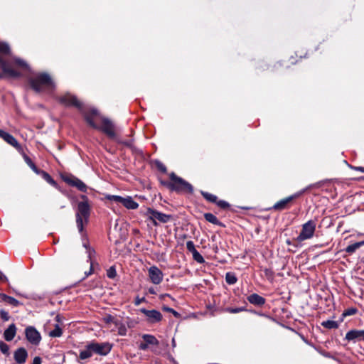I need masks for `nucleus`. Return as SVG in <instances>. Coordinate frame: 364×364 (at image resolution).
I'll list each match as a JSON object with an SVG mask.
<instances>
[{
    "mask_svg": "<svg viewBox=\"0 0 364 364\" xmlns=\"http://www.w3.org/2000/svg\"><path fill=\"white\" fill-rule=\"evenodd\" d=\"M84 119L87 124L93 129L98 128V124L95 122V118L99 115V112L95 108H92L87 112H82Z\"/></svg>",
    "mask_w": 364,
    "mask_h": 364,
    "instance_id": "nucleus-16",
    "label": "nucleus"
},
{
    "mask_svg": "<svg viewBox=\"0 0 364 364\" xmlns=\"http://www.w3.org/2000/svg\"><path fill=\"white\" fill-rule=\"evenodd\" d=\"M349 167L351 169H353V170H355V171L364 173V167H363V166H352V165H349Z\"/></svg>",
    "mask_w": 364,
    "mask_h": 364,
    "instance_id": "nucleus-54",
    "label": "nucleus"
},
{
    "mask_svg": "<svg viewBox=\"0 0 364 364\" xmlns=\"http://www.w3.org/2000/svg\"><path fill=\"white\" fill-rule=\"evenodd\" d=\"M215 204L223 210H227L230 207V205L227 201L223 200H218Z\"/></svg>",
    "mask_w": 364,
    "mask_h": 364,
    "instance_id": "nucleus-43",
    "label": "nucleus"
},
{
    "mask_svg": "<svg viewBox=\"0 0 364 364\" xmlns=\"http://www.w3.org/2000/svg\"><path fill=\"white\" fill-rule=\"evenodd\" d=\"M264 277L270 282H272L274 278V272L270 268H264L263 269Z\"/></svg>",
    "mask_w": 364,
    "mask_h": 364,
    "instance_id": "nucleus-37",
    "label": "nucleus"
},
{
    "mask_svg": "<svg viewBox=\"0 0 364 364\" xmlns=\"http://www.w3.org/2000/svg\"><path fill=\"white\" fill-rule=\"evenodd\" d=\"M154 164L159 171L161 172L162 173H167L166 166L161 161L156 159L154 160Z\"/></svg>",
    "mask_w": 364,
    "mask_h": 364,
    "instance_id": "nucleus-36",
    "label": "nucleus"
},
{
    "mask_svg": "<svg viewBox=\"0 0 364 364\" xmlns=\"http://www.w3.org/2000/svg\"><path fill=\"white\" fill-rule=\"evenodd\" d=\"M25 335L28 341L33 345H38L41 340L40 333L33 326H28L25 329Z\"/></svg>",
    "mask_w": 364,
    "mask_h": 364,
    "instance_id": "nucleus-14",
    "label": "nucleus"
},
{
    "mask_svg": "<svg viewBox=\"0 0 364 364\" xmlns=\"http://www.w3.org/2000/svg\"><path fill=\"white\" fill-rule=\"evenodd\" d=\"M62 180L71 187L76 188L82 193H87V186L77 177L71 173H65L61 176Z\"/></svg>",
    "mask_w": 364,
    "mask_h": 364,
    "instance_id": "nucleus-9",
    "label": "nucleus"
},
{
    "mask_svg": "<svg viewBox=\"0 0 364 364\" xmlns=\"http://www.w3.org/2000/svg\"><path fill=\"white\" fill-rule=\"evenodd\" d=\"M363 245H364V240L358 242H355L353 244H351V245L347 246V247L345 249V251L347 253L351 255L353 252H355L358 248H360V247H362Z\"/></svg>",
    "mask_w": 364,
    "mask_h": 364,
    "instance_id": "nucleus-28",
    "label": "nucleus"
},
{
    "mask_svg": "<svg viewBox=\"0 0 364 364\" xmlns=\"http://www.w3.org/2000/svg\"><path fill=\"white\" fill-rule=\"evenodd\" d=\"M140 311L147 317V321L150 323H159L163 318L161 312L155 309L147 310L142 308L140 309Z\"/></svg>",
    "mask_w": 364,
    "mask_h": 364,
    "instance_id": "nucleus-15",
    "label": "nucleus"
},
{
    "mask_svg": "<svg viewBox=\"0 0 364 364\" xmlns=\"http://www.w3.org/2000/svg\"><path fill=\"white\" fill-rule=\"evenodd\" d=\"M0 68L3 73L8 75L10 78L16 79L21 77V73L11 68L9 61L4 60L1 57H0Z\"/></svg>",
    "mask_w": 364,
    "mask_h": 364,
    "instance_id": "nucleus-13",
    "label": "nucleus"
},
{
    "mask_svg": "<svg viewBox=\"0 0 364 364\" xmlns=\"http://www.w3.org/2000/svg\"><path fill=\"white\" fill-rule=\"evenodd\" d=\"M169 181H160L161 184L170 191L178 193L192 194L193 193V186L183 178L178 176L174 172L169 174Z\"/></svg>",
    "mask_w": 364,
    "mask_h": 364,
    "instance_id": "nucleus-3",
    "label": "nucleus"
},
{
    "mask_svg": "<svg viewBox=\"0 0 364 364\" xmlns=\"http://www.w3.org/2000/svg\"><path fill=\"white\" fill-rule=\"evenodd\" d=\"M145 301H146V299L144 297L140 298L139 296H136L134 300V304L136 306H139V304H141L142 302H144Z\"/></svg>",
    "mask_w": 364,
    "mask_h": 364,
    "instance_id": "nucleus-53",
    "label": "nucleus"
},
{
    "mask_svg": "<svg viewBox=\"0 0 364 364\" xmlns=\"http://www.w3.org/2000/svg\"><path fill=\"white\" fill-rule=\"evenodd\" d=\"M63 334V330L58 324H55L54 329L50 331L48 333L49 336L52 338L60 337Z\"/></svg>",
    "mask_w": 364,
    "mask_h": 364,
    "instance_id": "nucleus-34",
    "label": "nucleus"
},
{
    "mask_svg": "<svg viewBox=\"0 0 364 364\" xmlns=\"http://www.w3.org/2000/svg\"><path fill=\"white\" fill-rule=\"evenodd\" d=\"M151 282L154 284H159L163 280V272L156 266H151L148 269Z\"/></svg>",
    "mask_w": 364,
    "mask_h": 364,
    "instance_id": "nucleus-17",
    "label": "nucleus"
},
{
    "mask_svg": "<svg viewBox=\"0 0 364 364\" xmlns=\"http://www.w3.org/2000/svg\"><path fill=\"white\" fill-rule=\"evenodd\" d=\"M87 253L88 255V259L90 260V262L91 263V261H93L92 257L95 256V255L96 253L95 250L92 247H89L87 251Z\"/></svg>",
    "mask_w": 364,
    "mask_h": 364,
    "instance_id": "nucleus-49",
    "label": "nucleus"
},
{
    "mask_svg": "<svg viewBox=\"0 0 364 364\" xmlns=\"http://www.w3.org/2000/svg\"><path fill=\"white\" fill-rule=\"evenodd\" d=\"M0 317L4 321H8L10 319L9 313L4 309L0 311Z\"/></svg>",
    "mask_w": 364,
    "mask_h": 364,
    "instance_id": "nucleus-47",
    "label": "nucleus"
},
{
    "mask_svg": "<svg viewBox=\"0 0 364 364\" xmlns=\"http://www.w3.org/2000/svg\"><path fill=\"white\" fill-rule=\"evenodd\" d=\"M24 159L27 165L36 173H37L40 170L36 164L33 162V161L27 156H24Z\"/></svg>",
    "mask_w": 364,
    "mask_h": 364,
    "instance_id": "nucleus-39",
    "label": "nucleus"
},
{
    "mask_svg": "<svg viewBox=\"0 0 364 364\" xmlns=\"http://www.w3.org/2000/svg\"><path fill=\"white\" fill-rule=\"evenodd\" d=\"M28 356V351L23 347L18 348L14 352V359L17 364H25Z\"/></svg>",
    "mask_w": 364,
    "mask_h": 364,
    "instance_id": "nucleus-18",
    "label": "nucleus"
},
{
    "mask_svg": "<svg viewBox=\"0 0 364 364\" xmlns=\"http://www.w3.org/2000/svg\"><path fill=\"white\" fill-rule=\"evenodd\" d=\"M0 297L2 299V301L14 306H18L19 305L22 304L19 301H18L15 298L8 296L5 294H0Z\"/></svg>",
    "mask_w": 364,
    "mask_h": 364,
    "instance_id": "nucleus-26",
    "label": "nucleus"
},
{
    "mask_svg": "<svg viewBox=\"0 0 364 364\" xmlns=\"http://www.w3.org/2000/svg\"><path fill=\"white\" fill-rule=\"evenodd\" d=\"M89 348L92 353L105 356L109 354L112 348V344L109 342L97 343L92 341L89 343Z\"/></svg>",
    "mask_w": 364,
    "mask_h": 364,
    "instance_id": "nucleus-10",
    "label": "nucleus"
},
{
    "mask_svg": "<svg viewBox=\"0 0 364 364\" xmlns=\"http://www.w3.org/2000/svg\"><path fill=\"white\" fill-rule=\"evenodd\" d=\"M247 300L251 304H253L256 306H262L266 302V299L264 297H262V296H260L256 293H253V294L249 295L247 297Z\"/></svg>",
    "mask_w": 364,
    "mask_h": 364,
    "instance_id": "nucleus-20",
    "label": "nucleus"
},
{
    "mask_svg": "<svg viewBox=\"0 0 364 364\" xmlns=\"http://www.w3.org/2000/svg\"><path fill=\"white\" fill-rule=\"evenodd\" d=\"M11 53V49L9 46L4 42L0 43V53L4 55H9Z\"/></svg>",
    "mask_w": 364,
    "mask_h": 364,
    "instance_id": "nucleus-38",
    "label": "nucleus"
},
{
    "mask_svg": "<svg viewBox=\"0 0 364 364\" xmlns=\"http://www.w3.org/2000/svg\"><path fill=\"white\" fill-rule=\"evenodd\" d=\"M107 276L109 279H114L117 276L116 269L114 266H112L107 271Z\"/></svg>",
    "mask_w": 364,
    "mask_h": 364,
    "instance_id": "nucleus-44",
    "label": "nucleus"
},
{
    "mask_svg": "<svg viewBox=\"0 0 364 364\" xmlns=\"http://www.w3.org/2000/svg\"><path fill=\"white\" fill-rule=\"evenodd\" d=\"M55 318L57 319V321H59V316H56Z\"/></svg>",
    "mask_w": 364,
    "mask_h": 364,
    "instance_id": "nucleus-64",
    "label": "nucleus"
},
{
    "mask_svg": "<svg viewBox=\"0 0 364 364\" xmlns=\"http://www.w3.org/2000/svg\"><path fill=\"white\" fill-rule=\"evenodd\" d=\"M114 316H112V315L109 314L107 316H106L105 318H104V321L106 323H113L114 322Z\"/></svg>",
    "mask_w": 364,
    "mask_h": 364,
    "instance_id": "nucleus-52",
    "label": "nucleus"
},
{
    "mask_svg": "<svg viewBox=\"0 0 364 364\" xmlns=\"http://www.w3.org/2000/svg\"><path fill=\"white\" fill-rule=\"evenodd\" d=\"M106 198L110 201L122 204L126 208L129 210H135L139 207V203L134 201L131 196L123 198L120 196L108 195Z\"/></svg>",
    "mask_w": 364,
    "mask_h": 364,
    "instance_id": "nucleus-11",
    "label": "nucleus"
},
{
    "mask_svg": "<svg viewBox=\"0 0 364 364\" xmlns=\"http://www.w3.org/2000/svg\"><path fill=\"white\" fill-rule=\"evenodd\" d=\"M147 215L149 219L152 220L154 225H158L156 220L162 223H166L173 219L172 215H167L151 208H147Z\"/></svg>",
    "mask_w": 364,
    "mask_h": 364,
    "instance_id": "nucleus-12",
    "label": "nucleus"
},
{
    "mask_svg": "<svg viewBox=\"0 0 364 364\" xmlns=\"http://www.w3.org/2000/svg\"><path fill=\"white\" fill-rule=\"evenodd\" d=\"M80 198L82 201H80L77 205L75 222L79 232L82 234L84 227L89 223L92 208L87 196L81 195Z\"/></svg>",
    "mask_w": 364,
    "mask_h": 364,
    "instance_id": "nucleus-1",
    "label": "nucleus"
},
{
    "mask_svg": "<svg viewBox=\"0 0 364 364\" xmlns=\"http://www.w3.org/2000/svg\"><path fill=\"white\" fill-rule=\"evenodd\" d=\"M0 137L2 138L5 141L11 145L12 146L16 148L19 146L18 141L16 138L10 134L9 133L2 130L0 129Z\"/></svg>",
    "mask_w": 364,
    "mask_h": 364,
    "instance_id": "nucleus-21",
    "label": "nucleus"
},
{
    "mask_svg": "<svg viewBox=\"0 0 364 364\" xmlns=\"http://www.w3.org/2000/svg\"><path fill=\"white\" fill-rule=\"evenodd\" d=\"M321 353V355H323V356H324V357H326V358H331V359H333L334 360H336V361H338V362H340V360H339L338 358H336V357H335V356L332 355L331 354V353H329V352H327V351H322Z\"/></svg>",
    "mask_w": 364,
    "mask_h": 364,
    "instance_id": "nucleus-50",
    "label": "nucleus"
},
{
    "mask_svg": "<svg viewBox=\"0 0 364 364\" xmlns=\"http://www.w3.org/2000/svg\"><path fill=\"white\" fill-rule=\"evenodd\" d=\"M92 355V350L89 348V343L86 346V349L81 350L79 354V358L81 360H85L90 358Z\"/></svg>",
    "mask_w": 364,
    "mask_h": 364,
    "instance_id": "nucleus-35",
    "label": "nucleus"
},
{
    "mask_svg": "<svg viewBox=\"0 0 364 364\" xmlns=\"http://www.w3.org/2000/svg\"><path fill=\"white\" fill-rule=\"evenodd\" d=\"M358 310L355 307H351V308H348V309L344 310L341 314V318L340 321L342 322L343 321V318H345L346 316H353V315L356 314L358 313Z\"/></svg>",
    "mask_w": 364,
    "mask_h": 364,
    "instance_id": "nucleus-33",
    "label": "nucleus"
},
{
    "mask_svg": "<svg viewBox=\"0 0 364 364\" xmlns=\"http://www.w3.org/2000/svg\"><path fill=\"white\" fill-rule=\"evenodd\" d=\"M94 272V261H91L90 268L88 272H85V277L83 279L87 278L90 275H91Z\"/></svg>",
    "mask_w": 364,
    "mask_h": 364,
    "instance_id": "nucleus-51",
    "label": "nucleus"
},
{
    "mask_svg": "<svg viewBox=\"0 0 364 364\" xmlns=\"http://www.w3.org/2000/svg\"><path fill=\"white\" fill-rule=\"evenodd\" d=\"M164 296H169L170 297L171 296L168 294H165L161 295V297H164Z\"/></svg>",
    "mask_w": 364,
    "mask_h": 364,
    "instance_id": "nucleus-63",
    "label": "nucleus"
},
{
    "mask_svg": "<svg viewBox=\"0 0 364 364\" xmlns=\"http://www.w3.org/2000/svg\"><path fill=\"white\" fill-rule=\"evenodd\" d=\"M321 326L327 329H336L339 326L337 321L331 320L323 321Z\"/></svg>",
    "mask_w": 364,
    "mask_h": 364,
    "instance_id": "nucleus-31",
    "label": "nucleus"
},
{
    "mask_svg": "<svg viewBox=\"0 0 364 364\" xmlns=\"http://www.w3.org/2000/svg\"><path fill=\"white\" fill-rule=\"evenodd\" d=\"M0 350L6 355H9V346L4 341H0Z\"/></svg>",
    "mask_w": 364,
    "mask_h": 364,
    "instance_id": "nucleus-42",
    "label": "nucleus"
},
{
    "mask_svg": "<svg viewBox=\"0 0 364 364\" xmlns=\"http://www.w3.org/2000/svg\"><path fill=\"white\" fill-rule=\"evenodd\" d=\"M4 77H7V78H10L9 76L6 74H4L3 72L1 73H0V80L4 78Z\"/></svg>",
    "mask_w": 364,
    "mask_h": 364,
    "instance_id": "nucleus-59",
    "label": "nucleus"
},
{
    "mask_svg": "<svg viewBox=\"0 0 364 364\" xmlns=\"http://www.w3.org/2000/svg\"><path fill=\"white\" fill-rule=\"evenodd\" d=\"M6 281H7L6 277L1 272H0V282Z\"/></svg>",
    "mask_w": 364,
    "mask_h": 364,
    "instance_id": "nucleus-58",
    "label": "nucleus"
},
{
    "mask_svg": "<svg viewBox=\"0 0 364 364\" xmlns=\"http://www.w3.org/2000/svg\"><path fill=\"white\" fill-rule=\"evenodd\" d=\"M203 216L206 221H208L213 225H218L222 228L225 227V224L223 223L222 222H220L217 218V217L211 213H204Z\"/></svg>",
    "mask_w": 364,
    "mask_h": 364,
    "instance_id": "nucleus-23",
    "label": "nucleus"
},
{
    "mask_svg": "<svg viewBox=\"0 0 364 364\" xmlns=\"http://www.w3.org/2000/svg\"><path fill=\"white\" fill-rule=\"evenodd\" d=\"M200 193L206 200L213 203H216L218 202V198L215 195L203 191H200Z\"/></svg>",
    "mask_w": 364,
    "mask_h": 364,
    "instance_id": "nucleus-32",
    "label": "nucleus"
},
{
    "mask_svg": "<svg viewBox=\"0 0 364 364\" xmlns=\"http://www.w3.org/2000/svg\"><path fill=\"white\" fill-rule=\"evenodd\" d=\"M102 124L98 125L96 129L100 130L105 134L109 139H114L117 144H122L130 149L133 152L137 151V149L134 145V139L122 140L119 138L114 132V125L108 118L102 117L101 118Z\"/></svg>",
    "mask_w": 364,
    "mask_h": 364,
    "instance_id": "nucleus-4",
    "label": "nucleus"
},
{
    "mask_svg": "<svg viewBox=\"0 0 364 364\" xmlns=\"http://www.w3.org/2000/svg\"><path fill=\"white\" fill-rule=\"evenodd\" d=\"M83 247L87 250L90 247L89 245V243L88 242H85L83 243Z\"/></svg>",
    "mask_w": 364,
    "mask_h": 364,
    "instance_id": "nucleus-60",
    "label": "nucleus"
},
{
    "mask_svg": "<svg viewBox=\"0 0 364 364\" xmlns=\"http://www.w3.org/2000/svg\"><path fill=\"white\" fill-rule=\"evenodd\" d=\"M162 310L166 312L171 313L176 318H178L180 316V314L171 307L164 306L162 307Z\"/></svg>",
    "mask_w": 364,
    "mask_h": 364,
    "instance_id": "nucleus-45",
    "label": "nucleus"
},
{
    "mask_svg": "<svg viewBox=\"0 0 364 364\" xmlns=\"http://www.w3.org/2000/svg\"><path fill=\"white\" fill-rule=\"evenodd\" d=\"M225 282L229 285H233L237 283V277H236L235 273L232 272H228L225 274Z\"/></svg>",
    "mask_w": 364,
    "mask_h": 364,
    "instance_id": "nucleus-30",
    "label": "nucleus"
},
{
    "mask_svg": "<svg viewBox=\"0 0 364 364\" xmlns=\"http://www.w3.org/2000/svg\"><path fill=\"white\" fill-rule=\"evenodd\" d=\"M358 181H364V176H361L358 178Z\"/></svg>",
    "mask_w": 364,
    "mask_h": 364,
    "instance_id": "nucleus-62",
    "label": "nucleus"
},
{
    "mask_svg": "<svg viewBox=\"0 0 364 364\" xmlns=\"http://www.w3.org/2000/svg\"><path fill=\"white\" fill-rule=\"evenodd\" d=\"M57 100L60 105L65 107H73L77 109L80 112L83 111V103L78 100L77 96L69 92L58 97Z\"/></svg>",
    "mask_w": 364,
    "mask_h": 364,
    "instance_id": "nucleus-6",
    "label": "nucleus"
},
{
    "mask_svg": "<svg viewBox=\"0 0 364 364\" xmlns=\"http://www.w3.org/2000/svg\"><path fill=\"white\" fill-rule=\"evenodd\" d=\"M28 83L31 88L37 93L43 91L52 92L55 89V85L51 76L45 72L39 73L30 78Z\"/></svg>",
    "mask_w": 364,
    "mask_h": 364,
    "instance_id": "nucleus-2",
    "label": "nucleus"
},
{
    "mask_svg": "<svg viewBox=\"0 0 364 364\" xmlns=\"http://www.w3.org/2000/svg\"><path fill=\"white\" fill-rule=\"evenodd\" d=\"M305 192V189L301 190L299 192H296L288 197L281 199L277 201L274 205L271 208L274 210L277 211H282L284 210L289 209L293 205L294 201L299 198Z\"/></svg>",
    "mask_w": 364,
    "mask_h": 364,
    "instance_id": "nucleus-7",
    "label": "nucleus"
},
{
    "mask_svg": "<svg viewBox=\"0 0 364 364\" xmlns=\"http://www.w3.org/2000/svg\"><path fill=\"white\" fill-rule=\"evenodd\" d=\"M149 291L150 294H155V291L154 290L153 288L149 289Z\"/></svg>",
    "mask_w": 364,
    "mask_h": 364,
    "instance_id": "nucleus-61",
    "label": "nucleus"
},
{
    "mask_svg": "<svg viewBox=\"0 0 364 364\" xmlns=\"http://www.w3.org/2000/svg\"><path fill=\"white\" fill-rule=\"evenodd\" d=\"M42 363V359L41 357L39 356H36L34 358H33V363L32 364H41Z\"/></svg>",
    "mask_w": 364,
    "mask_h": 364,
    "instance_id": "nucleus-56",
    "label": "nucleus"
},
{
    "mask_svg": "<svg viewBox=\"0 0 364 364\" xmlns=\"http://www.w3.org/2000/svg\"><path fill=\"white\" fill-rule=\"evenodd\" d=\"M50 358L53 359L56 364H63L65 361V355L62 352L51 354Z\"/></svg>",
    "mask_w": 364,
    "mask_h": 364,
    "instance_id": "nucleus-29",
    "label": "nucleus"
},
{
    "mask_svg": "<svg viewBox=\"0 0 364 364\" xmlns=\"http://www.w3.org/2000/svg\"><path fill=\"white\" fill-rule=\"evenodd\" d=\"M141 338L143 341L149 346L151 345L157 346L159 345V340L153 335L143 334Z\"/></svg>",
    "mask_w": 364,
    "mask_h": 364,
    "instance_id": "nucleus-25",
    "label": "nucleus"
},
{
    "mask_svg": "<svg viewBox=\"0 0 364 364\" xmlns=\"http://www.w3.org/2000/svg\"><path fill=\"white\" fill-rule=\"evenodd\" d=\"M316 223L314 220H310L304 223L301 226V230L299 235L294 239L296 242L301 243V242L309 240L314 237L316 231Z\"/></svg>",
    "mask_w": 364,
    "mask_h": 364,
    "instance_id": "nucleus-5",
    "label": "nucleus"
},
{
    "mask_svg": "<svg viewBox=\"0 0 364 364\" xmlns=\"http://www.w3.org/2000/svg\"><path fill=\"white\" fill-rule=\"evenodd\" d=\"M192 255H193V259L195 261H196L197 262H198L200 264H203L205 262L204 258L203 257V256L200 254V252L198 250H195V252H193L192 253Z\"/></svg>",
    "mask_w": 364,
    "mask_h": 364,
    "instance_id": "nucleus-41",
    "label": "nucleus"
},
{
    "mask_svg": "<svg viewBox=\"0 0 364 364\" xmlns=\"http://www.w3.org/2000/svg\"><path fill=\"white\" fill-rule=\"evenodd\" d=\"M148 348L149 345H147L144 341L141 342L139 346V348L142 350H146L148 349Z\"/></svg>",
    "mask_w": 364,
    "mask_h": 364,
    "instance_id": "nucleus-55",
    "label": "nucleus"
},
{
    "mask_svg": "<svg viewBox=\"0 0 364 364\" xmlns=\"http://www.w3.org/2000/svg\"><path fill=\"white\" fill-rule=\"evenodd\" d=\"M16 326L14 323H11L9 326V327L4 331V338L6 341H12L16 333Z\"/></svg>",
    "mask_w": 364,
    "mask_h": 364,
    "instance_id": "nucleus-22",
    "label": "nucleus"
},
{
    "mask_svg": "<svg viewBox=\"0 0 364 364\" xmlns=\"http://www.w3.org/2000/svg\"><path fill=\"white\" fill-rule=\"evenodd\" d=\"M38 175L41 176V177L46 181L49 184L53 186V187H57V182L51 177V176L47 173L46 171L40 169L38 172L36 173Z\"/></svg>",
    "mask_w": 364,
    "mask_h": 364,
    "instance_id": "nucleus-24",
    "label": "nucleus"
},
{
    "mask_svg": "<svg viewBox=\"0 0 364 364\" xmlns=\"http://www.w3.org/2000/svg\"><path fill=\"white\" fill-rule=\"evenodd\" d=\"M62 180L71 187L76 188L82 193H87V186L77 177L71 173H65L61 176Z\"/></svg>",
    "mask_w": 364,
    "mask_h": 364,
    "instance_id": "nucleus-8",
    "label": "nucleus"
},
{
    "mask_svg": "<svg viewBox=\"0 0 364 364\" xmlns=\"http://www.w3.org/2000/svg\"><path fill=\"white\" fill-rule=\"evenodd\" d=\"M345 339L355 342L357 341H364V330H350L346 334Z\"/></svg>",
    "mask_w": 364,
    "mask_h": 364,
    "instance_id": "nucleus-19",
    "label": "nucleus"
},
{
    "mask_svg": "<svg viewBox=\"0 0 364 364\" xmlns=\"http://www.w3.org/2000/svg\"><path fill=\"white\" fill-rule=\"evenodd\" d=\"M286 244H287V245H293V246H294L295 247H299V243H298V242H296V243H294V242H293L291 240H289V239H287V240H286Z\"/></svg>",
    "mask_w": 364,
    "mask_h": 364,
    "instance_id": "nucleus-57",
    "label": "nucleus"
},
{
    "mask_svg": "<svg viewBox=\"0 0 364 364\" xmlns=\"http://www.w3.org/2000/svg\"><path fill=\"white\" fill-rule=\"evenodd\" d=\"M186 248L191 253L195 252V250H197L195 247V245H194L193 242L191 240L186 242Z\"/></svg>",
    "mask_w": 364,
    "mask_h": 364,
    "instance_id": "nucleus-46",
    "label": "nucleus"
},
{
    "mask_svg": "<svg viewBox=\"0 0 364 364\" xmlns=\"http://www.w3.org/2000/svg\"><path fill=\"white\" fill-rule=\"evenodd\" d=\"M9 63L11 68H13V67H18L24 69L28 68V64L21 58H14L13 60L9 61Z\"/></svg>",
    "mask_w": 364,
    "mask_h": 364,
    "instance_id": "nucleus-27",
    "label": "nucleus"
},
{
    "mask_svg": "<svg viewBox=\"0 0 364 364\" xmlns=\"http://www.w3.org/2000/svg\"><path fill=\"white\" fill-rule=\"evenodd\" d=\"M225 311L230 314H237V313H240L242 311H246L247 310L245 306H242V307H237V308L227 307L225 309Z\"/></svg>",
    "mask_w": 364,
    "mask_h": 364,
    "instance_id": "nucleus-40",
    "label": "nucleus"
},
{
    "mask_svg": "<svg viewBox=\"0 0 364 364\" xmlns=\"http://www.w3.org/2000/svg\"><path fill=\"white\" fill-rule=\"evenodd\" d=\"M127 329L126 326L121 323V325L118 327V334L120 336H125L127 334Z\"/></svg>",
    "mask_w": 364,
    "mask_h": 364,
    "instance_id": "nucleus-48",
    "label": "nucleus"
}]
</instances>
